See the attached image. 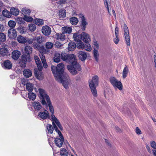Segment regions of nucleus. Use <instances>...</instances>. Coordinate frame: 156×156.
<instances>
[{
	"label": "nucleus",
	"mask_w": 156,
	"mask_h": 156,
	"mask_svg": "<svg viewBox=\"0 0 156 156\" xmlns=\"http://www.w3.org/2000/svg\"><path fill=\"white\" fill-rule=\"evenodd\" d=\"M80 17L81 18V29L83 30H85L86 29V26L87 24V23L86 20L84 16L82 14H79Z\"/></svg>",
	"instance_id": "nucleus-18"
},
{
	"label": "nucleus",
	"mask_w": 156,
	"mask_h": 156,
	"mask_svg": "<svg viewBox=\"0 0 156 156\" xmlns=\"http://www.w3.org/2000/svg\"><path fill=\"white\" fill-rule=\"evenodd\" d=\"M34 58L37 67L42 66L41 62L38 57L37 56H35Z\"/></svg>",
	"instance_id": "nucleus-44"
},
{
	"label": "nucleus",
	"mask_w": 156,
	"mask_h": 156,
	"mask_svg": "<svg viewBox=\"0 0 156 156\" xmlns=\"http://www.w3.org/2000/svg\"><path fill=\"white\" fill-rule=\"evenodd\" d=\"M151 147L154 149H156V143L154 141H152L150 142Z\"/></svg>",
	"instance_id": "nucleus-58"
},
{
	"label": "nucleus",
	"mask_w": 156,
	"mask_h": 156,
	"mask_svg": "<svg viewBox=\"0 0 156 156\" xmlns=\"http://www.w3.org/2000/svg\"><path fill=\"white\" fill-rule=\"evenodd\" d=\"M34 41H36L39 44H41L45 41V39L41 36L34 37Z\"/></svg>",
	"instance_id": "nucleus-26"
},
{
	"label": "nucleus",
	"mask_w": 156,
	"mask_h": 156,
	"mask_svg": "<svg viewBox=\"0 0 156 156\" xmlns=\"http://www.w3.org/2000/svg\"><path fill=\"white\" fill-rule=\"evenodd\" d=\"M76 47V44L73 42H70L68 45V49L70 51L74 50Z\"/></svg>",
	"instance_id": "nucleus-38"
},
{
	"label": "nucleus",
	"mask_w": 156,
	"mask_h": 156,
	"mask_svg": "<svg viewBox=\"0 0 156 156\" xmlns=\"http://www.w3.org/2000/svg\"><path fill=\"white\" fill-rule=\"evenodd\" d=\"M119 29L117 27H116L115 29V35H118Z\"/></svg>",
	"instance_id": "nucleus-62"
},
{
	"label": "nucleus",
	"mask_w": 156,
	"mask_h": 156,
	"mask_svg": "<svg viewBox=\"0 0 156 156\" xmlns=\"http://www.w3.org/2000/svg\"><path fill=\"white\" fill-rule=\"evenodd\" d=\"M51 68L52 72L56 80L58 82L62 83L65 89H68L70 79L68 75L64 72V64L60 63L57 65L56 67L52 66Z\"/></svg>",
	"instance_id": "nucleus-1"
},
{
	"label": "nucleus",
	"mask_w": 156,
	"mask_h": 156,
	"mask_svg": "<svg viewBox=\"0 0 156 156\" xmlns=\"http://www.w3.org/2000/svg\"><path fill=\"white\" fill-rule=\"evenodd\" d=\"M84 49L86 51H90L92 50V47L90 44L88 43H86L84 45Z\"/></svg>",
	"instance_id": "nucleus-49"
},
{
	"label": "nucleus",
	"mask_w": 156,
	"mask_h": 156,
	"mask_svg": "<svg viewBox=\"0 0 156 156\" xmlns=\"http://www.w3.org/2000/svg\"><path fill=\"white\" fill-rule=\"evenodd\" d=\"M89 86L93 96L94 97H97L98 95L97 90L96 88V86H92V85L91 84V85Z\"/></svg>",
	"instance_id": "nucleus-33"
},
{
	"label": "nucleus",
	"mask_w": 156,
	"mask_h": 156,
	"mask_svg": "<svg viewBox=\"0 0 156 156\" xmlns=\"http://www.w3.org/2000/svg\"><path fill=\"white\" fill-rule=\"evenodd\" d=\"M32 48L29 46H26L24 48V53L27 54V55H29V54L32 53Z\"/></svg>",
	"instance_id": "nucleus-29"
},
{
	"label": "nucleus",
	"mask_w": 156,
	"mask_h": 156,
	"mask_svg": "<svg viewBox=\"0 0 156 156\" xmlns=\"http://www.w3.org/2000/svg\"><path fill=\"white\" fill-rule=\"evenodd\" d=\"M110 81L115 89H118L121 90L123 89V86L121 82L113 76L110 78Z\"/></svg>",
	"instance_id": "nucleus-6"
},
{
	"label": "nucleus",
	"mask_w": 156,
	"mask_h": 156,
	"mask_svg": "<svg viewBox=\"0 0 156 156\" xmlns=\"http://www.w3.org/2000/svg\"><path fill=\"white\" fill-rule=\"evenodd\" d=\"M33 106L36 110H40L42 107L40 103L37 101H35L32 103Z\"/></svg>",
	"instance_id": "nucleus-22"
},
{
	"label": "nucleus",
	"mask_w": 156,
	"mask_h": 156,
	"mask_svg": "<svg viewBox=\"0 0 156 156\" xmlns=\"http://www.w3.org/2000/svg\"><path fill=\"white\" fill-rule=\"evenodd\" d=\"M56 38L60 41H63L65 39V35L64 34H57L56 35Z\"/></svg>",
	"instance_id": "nucleus-35"
},
{
	"label": "nucleus",
	"mask_w": 156,
	"mask_h": 156,
	"mask_svg": "<svg viewBox=\"0 0 156 156\" xmlns=\"http://www.w3.org/2000/svg\"><path fill=\"white\" fill-rule=\"evenodd\" d=\"M98 49L99 45L97 42L95 41L94 43L93 55L94 59L97 62L99 60V54L98 51Z\"/></svg>",
	"instance_id": "nucleus-11"
},
{
	"label": "nucleus",
	"mask_w": 156,
	"mask_h": 156,
	"mask_svg": "<svg viewBox=\"0 0 156 156\" xmlns=\"http://www.w3.org/2000/svg\"><path fill=\"white\" fill-rule=\"evenodd\" d=\"M55 131L58 133L59 138H55V143L56 146L59 147L62 146L63 142H64V138L61 132L58 129L56 126H53Z\"/></svg>",
	"instance_id": "nucleus-5"
},
{
	"label": "nucleus",
	"mask_w": 156,
	"mask_h": 156,
	"mask_svg": "<svg viewBox=\"0 0 156 156\" xmlns=\"http://www.w3.org/2000/svg\"><path fill=\"white\" fill-rule=\"evenodd\" d=\"M24 85H26V88L27 90L29 92H31L34 89V85L30 83L26 82Z\"/></svg>",
	"instance_id": "nucleus-23"
},
{
	"label": "nucleus",
	"mask_w": 156,
	"mask_h": 156,
	"mask_svg": "<svg viewBox=\"0 0 156 156\" xmlns=\"http://www.w3.org/2000/svg\"><path fill=\"white\" fill-rule=\"evenodd\" d=\"M70 21L73 25H76L78 23V20L77 18L73 17L70 19Z\"/></svg>",
	"instance_id": "nucleus-45"
},
{
	"label": "nucleus",
	"mask_w": 156,
	"mask_h": 156,
	"mask_svg": "<svg viewBox=\"0 0 156 156\" xmlns=\"http://www.w3.org/2000/svg\"><path fill=\"white\" fill-rule=\"evenodd\" d=\"M34 23L38 26L42 25L44 24L43 20L39 19H36L34 20Z\"/></svg>",
	"instance_id": "nucleus-37"
},
{
	"label": "nucleus",
	"mask_w": 156,
	"mask_h": 156,
	"mask_svg": "<svg viewBox=\"0 0 156 156\" xmlns=\"http://www.w3.org/2000/svg\"><path fill=\"white\" fill-rule=\"evenodd\" d=\"M54 44L51 42H46L45 44V46L47 49H45L43 46L42 52L45 54H48L49 53L50 51L48 49H51L53 46Z\"/></svg>",
	"instance_id": "nucleus-13"
},
{
	"label": "nucleus",
	"mask_w": 156,
	"mask_h": 156,
	"mask_svg": "<svg viewBox=\"0 0 156 156\" xmlns=\"http://www.w3.org/2000/svg\"><path fill=\"white\" fill-rule=\"evenodd\" d=\"M123 31L126 43L128 46L130 45V40L129 35V32L128 27L126 24L124 25Z\"/></svg>",
	"instance_id": "nucleus-9"
},
{
	"label": "nucleus",
	"mask_w": 156,
	"mask_h": 156,
	"mask_svg": "<svg viewBox=\"0 0 156 156\" xmlns=\"http://www.w3.org/2000/svg\"><path fill=\"white\" fill-rule=\"evenodd\" d=\"M98 77L97 75L94 76L92 79L89 81V86L91 84L92 86H97L98 83Z\"/></svg>",
	"instance_id": "nucleus-17"
},
{
	"label": "nucleus",
	"mask_w": 156,
	"mask_h": 156,
	"mask_svg": "<svg viewBox=\"0 0 156 156\" xmlns=\"http://www.w3.org/2000/svg\"><path fill=\"white\" fill-rule=\"evenodd\" d=\"M105 5H106V7L107 9L108 12L111 15L109 12V9L108 7V3L107 0H104Z\"/></svg>",
	"instance_id": "nucleus-59"
},
{
	"label": "nucleus",
	"mask_w": 156,
	"mask_h": 156,
	"mask_svg": "<svg viewBox=\"0 0 156 156\" xmlns=\"http://www.w3.org/2000/svg\"><path fill=\"white\" fill-rule=\"evenodd\" d=\"M73 37L75 41L82 40L84 42L87 43L91 41L89 35L84 32H82L80 34H79L78 33L74 34Z\"/></svg>",
	"instance_id": "nucleus-4"
},
{
	"label": "nucleus",
	"mask_w": 156,
	"mask_h": 156,
	"mask_svg": "<svg viewBox=\"0 0 156 156\" xmlns=\"http://www.w3.org/2000/svg\"><path fill=\"white\" fill-rule=\"evenodd\" d=\"M6 35L3 33H0V41L4 42L6 40Z\"/></svg>",
	"instance_id": "nucleus-50"
},
{
	"label": "nucleus",
	"mask_w": 156,
	"mask_h": 156,
	"mask_svg": "<svg viewBox=\"0 0 156 156\" xmlns=\"http://www.w3.org/2000/svg\"><path fill=\"white\" fill-rule=\"evenodd\" d=\"M24 17L25 21L27 22H32L33 20V18L30 16H26Z\"/></svg>",
	"instance_id": "nucleus-52"
},
{
	"label": "nucleus",
	"mask_w": 156,
	"mask_h": 156,
	"mask_svg": "<svg viewBox=\"0 0 156 156\" xmlns=\"http://www.w3.org/2000/svg\"><path fill=\"white\" fill-rule=\"evenodd\" d=\"M30 62V55H23L19 60V66L22 68L26 67L27 61Z\"/></svg>",
	"instance_id": "nucleus-8"
},
{
	"label": "nucleus",
	"mask_w": 156,
	"mask_h": 156,
	"mask_svg": "<svg viewBox=\"0 0 156 156\" xmlns=\"http://www.w3.org/2000/svg\"><path fill=\"white\" fill-rule=\"evenodd\" d=\"M34 70V73L36 77L39 80H42L43 78V74L42 72V66L37 67Z\"/></svg>",
	"instance_id": "nucleus-12"
},
{
	"label": "nucleus",
	"mask_w": 156,
	"mask_h": 156,
	"mask_svg": "<svg viewBox=\"0 0 156 156\" xmlns=\"http://www.w3.org/2000/svg\"><path fill=\"white\" fill-rule=\"evenodd\" d=\"M17 41L21 44H25L27 41V39L25 37L19 35L17 37Z\"/></svg>",
	"instance_id": "nucleus-24"
},
{
	"label": "nucleus",
	"mask_w": 156,
	"mask_h": 156,
	"mask_svg": "<svg viewBox=\"0 0 156 156\" xmlns=\"http://www.w3.org/2000/svg\"><path fill=\"white\" fill-rule=\"evenodd\" d=\"M43 53L42 52V53H41L40 55V57L42 62L46 61V60L45 59V56Z\"/></svg>",
	"instance_id": "nucleus-60"
},
{
	"label": "nucleus",
	"mask_w": 156,
	"mask_h": 156,
	"mask_svg": "<svg viewBox=\"0 0 156 156\" xmlns=\"http://www.w3.org/2000/svg\"><path fill=\"white\" fill-rule=\"evenodd\" d=\"M59 153L60 156H68V152L64 148H62L60 149Z\"/></svg>",
	"instance_id": "nucleus-34"
},
{
	"label": "nucleus",
	"mask_w": 156,
	"mask_h": 156,
	"mask_svg": "<svg viewBox=\"0 0 156 156\" xmlns=\"http://www.w3.org/2000/svg\"><path fill=\"white\" fill-rule=\"evenodd\" d=\"M23 74L27 77H29L31 76L32 73L31 71L28 69H25L23 71Z\"/></svg>",
	"instance_id": "nucleus-31"
},
{
	"label": "nucleus",
	"mask_w": 156,
	"mask_h": 156,
	"mask_svg": "<svg viewBox=\"0 0 156 156\" xmlns=\"http://www.w3.org/2000/svg\"><path fill=\"white\" fill-rule=\"evenodd\" d=\"M72 31V29L70 27H65L62 28V31L63 33L70 34Z\"/></svg>",
	"instance_id": "nucleus-32"
},
{
	"label": "nucleus",
	"mask_w": 156,
	"mask_h": 156,
	"mask_svg": "<svg viewBox=\"0 0 156 156\" xmlns=\"http://www.w3.org/2000/svg\"><path fill=\"white\" fill-rule=\"evenodd\" d=\"M68 3L67 0H52L51 3L55 6L58 7L60 5L62 6L63 5L65 4Z\"/></svg>",
	"instance_id": "nucleus-14"
},
{
	"label": "nucleus",
	"mask_w": 156,
	"mask_h": 156,
	"mask_svg": "<svg viewBox=\"0 0 156 156\" xmlns=\"http://www.w3.org/2000/svg\"><path fill=\"white\" fill-rule=\"evenodd\" d=\"M24 17L23 18L22 17L18 18L16 19L17 22L19 24H23L25 23Z\"/></svg>",
	"instance_id": "nucleus-53"
},
{
	"label": "nucleus",
	"mask_w": 156,
	"mask_h": 156,
	"mask_svg": "<svg viewBox=\"0 0 156 156\" xmlns=\"http://www.w3.org/2000/svg\"><path fill=\"white\" fill-rule=\"evenodd\" d=\"M61 58L64 61L67 62H70L74 61L75 59V57L73 54H68L65 52H62L61 55Z\"/></svg>",
	"instance_id": "nucleus-7"
},
{
	"label": "nucleus",
	"mask_w": 156,
	"mask_h": 156,
	"mask_svg": "<svg viewBox=\"0 0 156 156\" xmlns=\"http://www.w3.org/2000/svg\"><path fill=\"white\" fill-rule=\"evenodd\" d=\"M8 33V37L11 39H15L17 37L16 31L14 28L9 29Z\"/></svg>",
	"instance_id": "nucleus-15"
},
{
	"label": "nucleus",
	"mask_w": 156,
	"mask_h": 156,
	"mask_svg": "<svg viewBox=\"0 0 156 156\" xmlns=\"http://www.w3.org/2000/svg\"><path fill=\"white\" fill-rule=\"evenodd\" d=\"M34 41V37H33L32 38H28L27 39V43L29 44H33Z\"/></svg>",
	"instance_id": "nucleus-54"
},
{
	"label": "nucleus",
	"mask_w": 156,
	"mask_h": 156,
	"mask_svg": "<svg viewBox=\"0 0 156 156\" xmlns=\"http://www.w3.org/2000/svg\"><path fill=\"white\" fill-rule=\"evenodd\" d=\"M21 55V52L18 50L13 51L12 55V58L14 60H17L20 57Z\"/></svg>",
	"instance_id": "nucleus-20"
},
{
	"label": "nucleus",
	"mask_w": 156,
	"mask_h": 156,
	"mask_svg": "<svg viewBox=\"0 0 156 156\" xmlns=\"http://www.w3.org/2000/svg\"><path fill=\"white\" fill-rule=\"evenodd\" d=\"M22 13L23 14L24 16H28L30 15V10L26 8H24L22 9Z\"/></svg>",
	"instance_id": "nucleus-42"
},
{
	"label": "nucleus",
	"mask_w": 156,
	"mask_h": 156,
	"mask_svg": "<svg viewBox=\"0 0 156 156\" xmlns=\"http://www.w3.org/2000/svg\"><path fill=\"white\" fill-rule=\"evenodd\" d=\"M10 12L12 14L15 16L18 15L19 13V10L13 7H12L10 9Z\"/></svg>",
	"instance_id": "nucleus-36"
},
{
	"label": "nucleus",
	"mask_w": 156,
	"mask_h": 156,
	"mask_svg": "<svg viewBox=\"0 0 156 156\" xmlns=\"http://www.w3.org/2000/svg\"><path fill=\"white\" fill-rule=\"evenodd\" d=\"M28 30L31 32L34 31L36 29V26L35 24L30 23L28 25Z\"/></svg>",
	"instance_id": "nucleus-41"
},
{
	"label": "nucleus",
	"mask_w": 156,
	"mask_h": 156,
	"mask_svg": "<svg viewBox=\"0 0 156 156\" xmlns=\"http://www.w3.org/2000/svg\"><path fill=\"white\" fill-rule=\"evenodd\" d=\"M119 40L120 39L118 35H115V37L113 39V41L114 43L116 44H118Z\"/></svg>",
	"instance_id": "nucleus-55"
},
{
	"label": "nucleus",
	"mask_w": 156,
	"mask_h": 156,
	"mask_svg": "<svg viewBox=\"0 0 156 156\" xmlns=\"http://www.w3.org/2000/svg\"><path fill=\"white\" fill-rule=\"evenodd\" d=\"M8 25L11 28H14L16 25V22L13 20H10L8 22Z\"/></svg>",
	"instance_id": "nucleus-48"
},
{
	"label": "nucleus",
	"mask_w": 156,
	"mask_h": 156,
	"mask_svg": "<svg viewBox=\"0 0 156 156\" xmlns=\"http://www.w3.org/2000/svg\"><path fill=\"white\" fill-rule=\"evenodd\" d=\"M2 14L3 16L7 17L9 18L11 16V14L10 12L5 9L2 12Z\"/></svg>",
	"instance_id": "nucleus-46"
},
{
	"label": "nucleus",
	"mask_w": 156,
	"mask_h": 156,
	"mask_svg": "<svg viewBox=\"0 0 156 156\" xmlns=\"http://www.w3.org/2000/svg\"><path fill=\"white\" fill-rule=\"evenodd\" d=\"M28 98L30 100L34 101L36 99V95L34 93H29L28 94Z\"/></svg>",
	"instance_id": "nucleus-47"
},
{
	"label": "nucleus",
	"mask_w": 156,
	"mask_h": 156,
	"mask_svg": "<svg viewBox=\"0 0 156 156\" xmlns=\"http://www.w3.org/2000/svg\"><path fill=\"white\" fill-rule=\"evenodd\" d=\"M77 42L76 44V47L77 48L79 49H83L84 48V45L83 42L80 40H78V41H76Z\"/></svg>",
	"instance_id": "nucleus-39"
},
{
	"label": "nucleus",
	"mask_w": 156,
	"mask_h": 156,
	"mask_svg": "<svg viewBox=\"0 0 156 156\" xmlns=\"http://www.w3.org/2000/svg\"><path fill=\"white\" fill-rule=\"evenodd\" d=\"M3 65L5 69H10L12 68V65L10 61L7 60L3 63Z\"/></svg>",
	"instance_id": "nucleus-27"
},
{
	"label": "nucleus",
	"mask_w": 156,
	"mask_h": 156,
	"mask_svg": "<svg viewBox=\"0 0 156 156\" xmlns=\"http://www.w3.org/2000/svg\"><path fill=\"white\" fill-rule=\"evenodd\" d=\"M136 131L137 134H140L141 133V132L138 127H137L136 129Z\"/></svg>",
	"instance_id": "nucleus-61"
},
{
	"label": "nucleus",
	"mask_w": 156,
	"mask_h": 156,
	"mask_svg": "<svg viewBox=\"0 0 156 156\" xmlns=\"http://www.w3.org/2000/svg\"><path fill=\"white\" fill-rule=\"evenodd\" d=\"M78 54L79 58L82 61L85 60L87 57L86 52L82 51H80L79 52Z\"/></svg>",
	"instance_id": "nucleus-21"
},
{
	"label": "nucleus",
	"mask_w": 156,
	"mask_h": 156,
	"mask_svg": "<svg viewBox=\"0 0 156 156\" xmlns=\"http://www.w3.org/2000/svg\"><path fill=\"white\" fill-rule=\"evenodd\" d=\"M61 58V55L59 53L56 52L53 58L54 62L58 63L60 62Z\"/></svg>",
	"instance_id": "nucleus-28"
},
{
	"label": "nucleus",
	"mask_w": 156,
	"mask_h": 156,
	"mask_svg": "<svg viewBox=\"0 0 156 156\" xmlns=\"http://www.w3.org/2000/svg\"><path fill=\"white\" fill-rule=\"evenodd\" d=\"M53 128L52 126V125L51 124H48L47 126V133H48L47 134H48V133L52 134L53 131Z\"/></svg>",
	"instance_id": "nucleus-43"
},
{
	"label": "nucleus",
	"mask_w": 156,
	"mask_h": 156,
	"mask_svg": "<svg viewBox=\"0 0 156 156\" xmlns=\"http://www.w3.org/2000/svg\"><path fill=\"white\" fill-rule=\"evenodd\" d=\"M55 46L56 48H60L62 46V44L60 42L56 41L55 44Z\"/></svg>",
	"instance_id": "nucleus-57"
},
{
	"label": "nucleus",
	"mask_w": 156,
	"mask_h": 156,
	"mask_svg": "<svg viewBox=\"0 0 156 156\" xmlns=\"http://www.w3.org/2000/svg\"><path fill=\"white\" fill-rule=\"evenodd\" d=\"M66 11L64 9H61L59 10L58 15L60 18H64L66 16Z\"/></svg>",
	"instance_id": "nucleus-40"
},
{
	"label": "nucleus",
	"mask_w": 156,
	"mask_h": 156,
	"mask_svg": "<svg viewBox=\"0 0 156 156\" xmlns=\"http://www.w3.org/2000/svg\"><path fill=\"white\" fill-rule=\"evenodd\" d=\"M25 27L20 26L18 27L17 29L20 33L23 34L24 33L25 31Z\"/></svg>",
	"instance_id": "nucleus-51"
},
{
	"label": "nucleus",
	"mask_w": 156,
	"mask_h": 156,
	"mask_svg": "<svg viewBox=\"0 0 156 156\" xmlns=\"http://www.w3.org/2000/svg\"><path fill=\"white\" fill-rule=\"evenodd\" d=\"M42 32L44 35L46 36L49 35L51 32V29L48 26H44L42 28Z\"/></svg>",
	"instance_id": "nucleus-19"
},
{
	"label": "nucleus",
	"mask_w": 156,
	"mask_h": 156,
	"mask_svg": "<svg viewBox=\"0 0 156 156\" xmlns=\"http://www.w3.org/2000/svg\"><path fill=\"white\" fill-rule=\"evenodd\" d=\"M71 63H72L71 64L68 66L67 69L72 74L76 75L78 73L79 71L81 70L82 68L75 59Z\"/></svg>",
	"instance_id": "nucleus-3"
},
{
	"label": "nucleus",
	"mask_w": 156,
	"mask_h": 156,
	"mask_svg": "<svg viewBox=\"0 0 156 156\" xmlns=\"http://www.w3.org/2000/svg\"><path fill=\"white\" fill-rule=\"evenodd\" d=\"M0 54L3 56L9 55L8 50L5 48H2L0 49Z\"/></svg>",
	"instance_id": "nucleus-25"
},
{
	"label": "nucleus",
	"mask_w": 156,
	"mask_h": 156,
	"mask_svg": "<svg viewBox=\"0 0 156 156\" xmlns=\"http://www.w3.org/2000/svg\"><path fill=\"white\" fill-rule=\"evenodd\" d=\"M129 72V69L127 66H126L123 69L122 77L123 79H125L127 76Z\"/></svg>",
	"instance_id": "nucleus-30"
},
{
	"label": "nucleus",
	"mask_w": 156,
	"mask_h": 156,
	"mask_svg": "<svg viewBox=\"0 0 156 156\" xmlns=\"http://www.w3.org/2000/svg\"><path fill=\"white\" fill-rule=\"evenodd\" d=\"M47 101L48 105L49 107V111L51 113L50 120L52 122L53 126H56V124L60 129L62 130V127L61 124L54 114V108L51 104L50 99Z\"/></svg>",
	"instance_id": "nucleus-2"
},
{
	"label": "nucleus",
	"mask_w": 156,
	"mask_h": 156,
	"mask_svg": "<svg viewBox=\"0 0 156 156\" xmlns=\"http://www.w3.org/2000/svg\"><path fill=\"white\" fill-rule=\"evenodd\" d=\"M4 30V26L3 25L0 24V31H3Z\"/></svg>",
	"instance_id": "nucleus-63"
},
{
	"label": "nucleus",
	"mask_w": 156,
	"mask_h": 156,
	"mask_svg": "<svg viewBox=\"0 0 156 156\" xmlns=\"http://www.w3.org/2000/svg\"><path fill=\"white\" fill-rule=\"evenodd\" d=\"M42 62L43 64L44 67L45 68H47L48 67V65L46 63V61Z\"/></svg>",
	"instance_id": "nucleus-64"
},
{
	"label": "nucleus",
	"mask_w": 156,
	"mask_h": 156,
	"mask_svg": "<svg viewBox=\"0 0 156 156\" xmlns=\"http://www.w3.org/2000/svg\"><path fill=\"white\" fill-rule=\"evenodd\" d=\"M39 92L40 94V97L42 99V104L43 105H45L46 102L45 100L47 101L50 99L49 96L46 94L45 91L42 89H39Z\"/></svg>",
	"instance_id": "nucleus-10"
},
{
	"label": "nucleus",
	"mask_w": 156,
	"mask_h": 156,
	"mask_svg": "<svg viewBox=\"0 0 156 156\" xmlns=\"http://www.w3.org/2000/svg\"><path fill=\"white\" fill-rule=\"evenodd\" d=\"M33 45L35 48L38 49L40 47L39 44L37 41H34L33 43Z\"/></svg>",
	"instance_id": "nucleus-56"
},
{
	"label": "nucleus",
	"mask_w": 156,
	"mask_h": 156,
	"mask_svg": "<svg viewBox=\"0 0 156 156\" xmlns=\"http://www.w3.org/2000/svg\"><path fill=\"white\" fill-rule=\"evenodd\" d=\"M38 116L42 119H45L47 118L50 119L51 116L49 114L48 111L45 110L43 112H41L38 114Z\"/></svg>",
	"instance_id": "nucleus-16"
}]
</instances>
